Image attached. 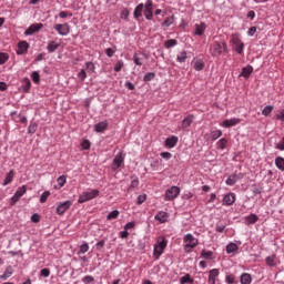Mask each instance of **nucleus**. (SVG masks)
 <instances>
[{
    "label": "nucleus",
    "instance_id": "nucleus-1",
    "mask_svg": "<svg viewBox=\"0 0 284 284\" xmlns=\"http://www.w3.org/2000/svg\"><path fill=\"white\" fill-rule=\"evenodd\" d=\"M209 52L214 59L227 53V42L225 40L213 41L209 47Z\"/></svg>",
    "mask_w": 284,
    "mask_h": 284
},
{
    "label": "nucleus",
    "instance_id": "nucleus-2",
    "mask_svg": "<svg viewBox=\"0 0 284 284\" xmlns=\"http://www.w3.org/2000/svg\"><path fill=\"white\" fill-rule=\"evenodd\" d=\"M183 243L185 254H191L192 250L199 246V239L194 237L192 233H189L183 236Z\"/></svg>",
    "mask_w": 284,
    "mask_h": 284
},
{
    "label": "nucleus",
    "instance_id": "nucleus-3",
    "mask_svg": "<svg viewBox=\"0 0 284 284\" xmlns=\"http://www.w3.org/2000/svg\"><path fill=\"white\" fill-rule=\"evenodd\" d=\"M165 247H168V240H165V237L158 239L153 248V256L155 261L161 258V255L165 252Z\"/></svg>",
    "mask_w": 284,
    "mask_h": 284
},
{
    "label": "nucleus",
    "instance_id": "nucleus-4",
    "mask_svg": "<svg viewBox=\"0 0 284 284\" xmlns=\"http://www.w3.org/2000/svg\"><path fill=\"white\" fill-rule=\"evenodd\" d=\"M100 192L97 189H90L88 191L82 192V194L78 199V203H88V201H92L99 196Z\"/></svg>",
    "mask_w": 284,
    "mask_h": 284
},
{
    "label": "nucleus",
    "instance_id": "nucleus-5",
    "mask_svg": "<svg viewBox=\"0 0 284 284\" xmlns=\"http://www.w3.org/2000/svg\"><path fill=\"white\" fill-rule=\"evenodd\" d=\"M181 194V187L171 186L165 191L164 201H174Z\"/></svg>",
    "mask_w": 284,
    "mask_h": 284
},
{
    "label": "nucleus",
    "instance_id": "nucleus-6",
    "mask_svg": "<svg viewBox=\"0 0 284 284\" xmlns=\"http://www.w3.org/2000/svg\"><path fill=\"white\" fill-rule=\"evenodd\" d=\"M125 161V155L123 154V152H119L112 163H111V170H113V172H116V170H119V168H121V165H123Z\"/></svg>",
    "mask_w": 284,
    "mask_h": 284
},
{
    "label": "nucleus",
    "instance_id": "nucleus-7",
    "mask_svg": "<svg viewBox=\"0 0 284 284\" xmlns=\"http://www.w3.org/2000/svg\"><path fill=\"white\" fill-rule=\"evenodd\" d=\"M232 44L234 47L235 52H237V54H243L245 44L243 43V41H241V38H239V36L232 37Z\"/></svg>",
    "mask_w": 284,
    "mask_h": 284
},
{
    "label": "nucleus",
    "instance_id": "nucleus-8",
    "mask_svg": "<svg viewBox=\"0 0 284 284\" xmlns=\"http://www.w3.org/2000/svg\"><path fill=\"white\" fill-rule=\"evenodd\" d=\"M72 207V201L67 200L64 202H60L57 205L55 212L59 214V216H62L64 212H68V210Z\"/></svg>",
    "mask_w": 284,
    "mask_h": 284
},
{
    "label": "nucleus",
    "instance_id": "nucleus-9",
    "mask_svg": "<svg viewBox=\"0 0 284 284\" xmlns=\"http://www.w3.org/2000/svg\"><path fill=\"white\" fill-rule=\"evenodd\" d=\"M53 28L61 37H68V34H70V24L68 23L54 24Z\"/></svg>",
    "mask_w": 284,
    "mask_h": 284
},
{
    "label": "nucleus",
    "instance_id": "nucleus-10",
    "mask_svg": "<svg viewBox=\"0 0 284 284\" xmlns=\"http://www.w3.org/2000/svg\"><path fill=\"white\" fill-rule=\"evenodd\" d=\"M143 16L145 17L146 21H152L153 17H154V8L152 7V2H148L144 6Z\"/></svg>",
    "mask_w": 284,
    "mask_h": 284
},
{
    "label": "nucleus",
    "instance_id": "nucleus-11",
    "mask_svg": "<svg viewBox=\"0 0 284 284\" xmlns=\"http://www.w3.org/2000/svg\"><path fill=\"white\" fill-rule=\"evenodd\" d=\"M223 205H226L227 207L232 206L233 203H236V194L233 192H230L224 195L222 200Z\"/></svg>",
    "mask_w": 284,
    "mask_h": 284
},
{
    "label": "nucleus",
    "instance_id": "nucleus-12",
    "mask_svg": "<svg viewBox=\"0 0 284 284\" xmlns=\"http://www.w3.org/2000/svg\"><path fill=\"white\" fill-rule=\"evenodd\" d=\"M221 275V271L219 268H212L209 271V278L207 283L209 284H216V280Z\"/></svg>",
    "mask_w": 284,
    "mask_h": 284
},
{
    "label": "nucleus",
    "instance_id": "nucleus-13",
    "mask_svg": "<svg viewBox=\"0 0 284 284\" xmlns=\"http://www.w3.org/2000/svg\"><path fill=\"white\" fill-rule=\"evenodd\" d=\"M42 28L43 23H33L24 31V34L26 37H32L34 32H39V30H41Z\"/></svg>",
    "mask_w": 284,
    "mask_h": 284
},
{
    "label": "nucleus",
    "instance_id": "nucleus-14",
    "mask_svg": "<svg viewBox=\"0 0 284 284\" xmlns=\"http://www.w3.org/2000/svg\"><path fill=\"white\" fill-rule=\"evenodd\" d=\"M30 48V44L27 41H21L18 43L17 54H28V50Z\"/></svg>",
    "mask_w": 284,
    "mask_h": 284
},
{
    "label": "nucleus",
    "instance_id": "nucleus-15",
    "mask_svg": "<svg viewBox=\"0 0 284 284\" xmlns=\"http://www.w3.org/2000/svg\"><path fill=\"white\" fill-rule=\"evenodd\" d=\"M10 116L14 123H22L26 124L28 123V118L27 116H21V114H17V111H12L10 113Z\"/></svg>",
    "mask_w": 284,
    "mask_h": 284
},
{
    "label": "nucleus",
    "instance_id": "nucleus-16",
    "mask_svg": "<svg viewBox=\"0 0 284 284\" xmlns=\"http://www.w3.org/2000/svg\"><path fill=\"white\" fill-rule=\"evenodd\" d=\"M178 143H179V138L176 135H172L170 138H166L164 145L165 148L172 149V148H176Z\"/></svg>",
    "mask_w": 284,
    "mask_h": 284
},
{
    "label": "nucleus",
    "instance_id": "nucleus-17",
    "mask_svg": "<svg viewBox=\"0 0 284 284\" xmlns=\"http://www.w3.org/2000/svg\"><path fill=\"white\" fill-rule=\"evenodd\" d=\"M207 29V24L205 22H201L200 24H195V37H203L205 34V30Z\"/></svg>",
    "mask_w": 284,
    "mask_h": 284
},
{
    "label": "nucleus",
    "instance_id": "nucleus-18",
    "mask_svg": "<svg viewBox=\"0 0 284 284\" xmlns=\"http://www.w3.org/2000/svg\"><path fill=\"white\" fill-rule=\"evenodd\" d=\"M241 123V119L232 118L223 121V128H234V125H239Z\"/></svg>",
    "mask_w": 284,
    "mask_h": 284
},
{
    "label": "nucleus",
    "instance_id": "nucleus-19",
    "mask_svg": "<svg viewBox=\"0 0 284 284\" xmlns=\"http://www.w3.org/2000/svg\"><path fill=\"white\" fill-rule=\"evenodd\" d=\"M254 72L253 65H246L242 69V72L240 73V77H243L244 79H250L252 73Z\"/></svg>",
    "mask_w": 284,
    "mask_h": 284
},
{
    "label": "nucleus",
    "instance_id": "nucleus-20",
    "mask_svg": "<svg viewBox=\"0 0 284 284\" xmlns=\"http://www.w3.org/2000/svg\"><path fill=\"white\" fill-rule=\"evenodd\" d=\"M168 219H170V215L165 211H160L155 215V221H159V223H168Z\"/></svg>",
    "mask_w": 284,
    "mask_h": 284
},
{
    "label": "nucleus",
    "instance_id": "nucleus-21",
    "mask_svg": "<svg viewBox=\"0 0 284 284\" xmlns=\"http://www.w3.org/2000/svg\"><path fill=\"white\" fill-rule=\"evenodd\" d=\"M221 136H223V131L221 130H215V131H211V135L207 138V135H205L206 141H216L219 139H221Z\"/></svg>",
    "mask_w": 284,
    "mask_h": 284
},
{
    "label": "nucleus",
    "instance_id": "nucleus-22",
    "mask_svg": "<svg viewBox=\"0 0 284 284\" xmlns=\"http://www.w3.org/2000/svg\"><path fill=\"white\" fill-rule=\"evenodd\" d=\"M245 225H254V223L258 222V215L251 213L250 215L244 217Z\"/></svg>",
    "mask_w": 284,
    "mask_h": 284
},
{
    "label": "nucleus",
    "instance_id": "nucleus-23",
    "mask_svg": "<svg viewBox=\"0 0 284 284\" xmlns=\"http://www.w3.org/2000/svg\"><path fill=\"white\" fill-rule=\"evenodd\" d=\"M59 48H61V43H59L57 41H49V43L47 45V50L50 54H52V52H57V50H59Z\"/></svg>",
    "mask_w": 284,
    "mask_h": 284
},
{
    "label": "nucleus",
    "instance_id": "nucleus-24",
    "mask_svg": "<svg viewBox=\"0 0 284 284\" xmlns=\"http://www.w3.org/2000/svg\"><path fill=\"white\" fill-rule=\"evenodd\" d=\"M14 181V170H10L2 182V185L6 187V185H10Z\"/></svg>",
    "mask_w": 284,
    "mask_h": 284
},
{
    "label": "nucleus",
    "instance_id": "nucleus-25",
    "mask_svg": "<svg viewBox=\"0 0 284 284\" xmlns=\"http://www.w3.org/2000/svg\"><path fill=\"white\" fill-rule=\"evenodd\" d=\"M192 63H193V68L196 72H201V70H204V68H205V62H203V60H201V59H197V60L194 59L192 61Z\"/></svg>",
    "mask_w": 284,
    "mask_h": 284
},
{
    "label": "nucleus",
    "instance_id": "nucleus-26",
    "mask_svg": "<svg viewBox=\"0 0 284 284\" xmlns=\"http://www.w3.org/2000/svg\"><path fill=\"white\" fill-rule=\"evenodd\" d=\"M12 274H14V270L12 268V266L9 265L6 267L4 273L0 275V278L1 281H8V278H10Z\"/></svg>",
    "mask_w": 284,
    "mask_h": 284
},
{
    "label": "nucleus",
    "instance_id": "nucleus-27",
    "mask_svg": "<svg viewBox=\"0 0 284 284\" xmlns=\"http://www.w3.org/2000/svg\"><path fill=\"white\" fill-rule=\"evenodd\" d=\"M193 121H194V115H192V114L184 118L182 121V129L187 130V128H190V125H192Z\"/></svg>",
    "mask_w": 284,
    "mask_h": 284
},
{
    "label": "nucleus",
    "instance_id": "nucleus-28",
    "mask_svg": "<svg viewBox=\"0 0 284 284\" xmlns=\"http://www.w3.org/2000/svg\"><path fill=\"white\" fill-rule=\"evenodd\" d=\"M108 130V121L99 122L94 125V132H105Z\"/></svg>",
    "mask_w": 284,
    "mask_h": 284
},
{
    "label": "nucleus",
    "instance_id": "nucleus-29",
    "mask_svg": "<svg viewBox=\"0 0 284 284\" xmlns=\"http://www.w3.org/2000/svg\"><path fill=\"white\" fill-rule=\"evenodd\" d=\"M241 284H252V274L250 273H242L240 276Z\"/></svg>",
    "mask_w": 284,
    "mask_h": 284
},
{
    "label": "nucleus",
    "instance_id": "nucleus-30",
    "mask_svg": "<svg viewBox=\"0 0 284 284\" xmlns=\"http://www.w3.org/2000/svg\"><path fill=\"white\" fill-rule=\"evenodd\" d=\"M235 252H239V244L230 242L226 245V254H235Z\"/></svg>",
    "mask_w": 284,
    "mask_h": 284
},
{
    "label": "nucleus",
    "instance_id": "nucleus-31",
    "mask_svg": "<svg viewBox=\"0 0 284 284\" xmlns=\"http://www.w3.org/2000/svg\"><path fill=\"white\" fill-rule=\"evenodd\" d=\"M265 263L268 267H276V254L265 257Z\"/></svg>",
    "mask_w": 284,
    "mask_h": 284
},
{
    "label": "nucleus",
    "instance_id": "nucleus-32",
    "mask_svg": "<svg viewBox=\"0 0 284 284\" xmlns=\"http://www.w3.org/2000/svg\"><path fill=\"white\" fill-rule=\"evenodd\" d=\"M144 9L145 7L143 6V3H140L138 8L134 9V12H133L134 19H139L140 17H143Z\"/></svg>",
    "mask_w": 284,
    "mask_h": 284
},
{
    "label": "nucleus",
    "instance_id": "nucleus-33",
    "mask_svg": "<svg viewBox=\"0 0 284 284\" xmlns=\"http://www.w3.org/2000/svg\"><path fill=\"white\" fill-rule=\"evenodd\" d=\"M237 181H239V175H237L236 173H233V174H231V175L226 179L225 183H226V185L232 186V185H236V182H237Z\"/></svg>",
    "mask_w": 284,
    "mask_h": 284
},
{
    "label": "nucleus",
    "instance_id": "nucleus-34",
    "mask_svg": "<svg viewBox=\"0 0 284 284\" xmlns=\"http://www.w3.org/2000/svg\"><path fill=\"white\" fill-rule=\"evenodd\" d=\"M227 139L226 138H221L217 142H216V150H225V148H227Z\"/></svg>",
    "mask_w": 284,
    "mask_h": 284
},
{
    "label": "nucleus",
    "instance_id": "nucleus-35",
    "mask_svg": "<svg viewBox=\"0 0 284 284\" xmlns=\"http://www.w3.org/2000/svg\"><path fill=\"white\" fill-rule=\"evenodd\" d=\"M201 257L205 258V261H212V258H214V252L202 250L201 251Z\"/></svg>",
    "mask_w": 284,
    "mask_h": 284
},
{
    "label": "nucleus",
    "instance_id": "nucleus-36",
    "mask_svg": "<svg viewBox=\"0 0 284 284\" xmlns=\"http://www.w3.org/2000/svg\"><path fill=\"white\" fill-rule=\"evenodd\" d=\"M275 165L277 170H281V172H284V158L283 156L275 158Z\"/></svg>",
    "mask_w": 284,
    "mask_h": 284
},
{
    "label": "nucleus",
    "instance_id": "nucleus-37",
    "mask_svg": "<svg viewBox=\"0 0 284 284\" xmlns=\"http://www.w3.org/2000/svg\"><path fill=\"white\" fill-rule=\"evenodd\" d=\"M176 61H178V63H185V61H187V52L186 51H181L176 55Z\"/></svg>",
    "mask_w": 284,
    "mask_h": 284
},
{
    "label": "nucleus",
    "instance_id": "nucleus-38",
    "mask_svg": "<svg viewBox=\"0 0 284 284\" xmlns=\"http://www.w3.org/2000/svg\"><path fill=\"white\" fill-rule=\"evenodd\" d=\"M175 21L174 16L168 17L163 22H162V28H170Z\"/></svg>",
    "mask_w": 284,
    "mask_h": 284
},
{
    "label": "nucleus",
    "instance_id": "nucleus-39",
    "mask_svg": "<svg viewBox=\"0 0 284 284\" xmlns=\"http://www.w3.org/2000/svg\"><path fill=\"white\" fill-rule=\"evenodd\" d=\"M175 45H179V41L175 39L164 41V48H166V50H170V48H174Z\"/></svg>",
    "mask_w": 284,
    "mask_h": 284
},
{
    "label": "nucleus",
    "instance_id": "nucleus-40",
    "mask_svg": "<svg viewBox=\"0 0 284 284\" xmlns=\"http://www.w3.org/2000/svg\"><path fill=\"white\" fill-rule=\"evenodd\" d=\"M225 283H226V284H235V283H237V282H236V275H234V274H232V273H227V274L225 275Z\"/></svg>",
    "mask_w": 284,
    "mask_h": 284
},
{
    "label": "nucleus",
    "instance_id": "nucleus-41",
    "mask_svg": "<svg viewBox=\"0 0 284 284\" xmlns=\"http://www.w3.org/2000/svg\"><path fill=\"white\" fill-rule=\"evenodd\" d=\"M193 284L194 283V278H192L191 276H190V274H185L184 276H182L181 278H180V284Z\"/></svg>",
    "mask_w": 284,
    "mask_h": 284
},
{
    "label": "nucleus",
    "instance_id": "nucleus-42",
    "mask_svg": "<svg viewBox=\"0 0 284 284\" xmlns=\"http://www.w3.org/2000/svg\"><path fill=\"white\" fill-rule=\"evenodd\" d=\"M28 192V186L22 185L19 186L14 193L16 196H19L21 199V196H23V194H26Z\"/></svg>",
    "mask_w": 284,
    "mask_h": 284
},
{
    "label": "nucleus",
    "instance_id": "nucleus-43",
    "mask_svg": "<svg viewBox=\"0 0 284 284\" xmlns=\"http://www.w3.org/2000/svg\"><path fill=\"white\" fill-rule=\"evenodd\" d=\"M119 210H114L111 211L108 215H106V221H114V219H119Z\"/></svg>",
    "mask_w": 284,
    "mask_h": 284
},
{
    "label": "nucleus",
    "instance_id": "nucleus-44",
    "mask_svg": "<svg viewBox=\"0 0 284 284\" xmlns=\"http://www.w3.org/2000/svg\"><path fill=\"white\" fill-rule=\"evenodd\" d=\"M272 112H274V106H273V105H266V106L262 110L263 116H270V114H272Z\"/></svg>",
    "mask_w": 284,
    "mask_h": 284
},
{
    "label": "nucleus",
    "instance_id": "nucleus-45",
    "mask_svg": "<svg viewBox=\"0 0 284 284\" xmlns=\"http://www.w3.org/2000/svg\"><path fill=\"white\" fill-rule=\"evenodd\" d=\"M133 62L135 65H143V58L139 53L133 54Z\"/></svg>",
    "mask_w": 284,
    "mask_h": 284
},
{
    "label": "nucleus",
    "instance_id": "nucleus-46",
    "mask_svg": "<svg viewBox=\"0 0 284 284\" xmlns=\"http://www.w3.org/2000/svg\"><path fill=\"white\" fill-rule=\"evenodd\" d=\"M156 77V73L154 72H146L143 77V81L149 82L154 80V78Z\"/></svg>",
    "mask_w": 284,
    "mask_h": 284
},
{
    "label": "nucleus",
    "instance_id": "nucleus-47",
    "mask_svg": "<svg viewBox=\"0 0 284 284\" xmlns=\"http://www.w3.org/2000/svg\"><path fill=\"white\" fill-rule=\"evenodd\" d=\"M9 59L10 55L8 53L0 52V65H3Z\"/></svg>",
    "mask_w": 284,
    "mask_h": 284
},
{
    "label": "nucleus",
    "instance_id": "nucleus-48",
    "mask_svg": "<svg viewBox=\"0 0 284 284\" xmlns=\"http://www.w3.org/2000/svg\"><path fill=\"white\" fill-rule=\"evenodd\" d=\"M123 65H124L123 61L118 60L113 68L114 72H121V70H123Z\"/></svg>",
    "mask_w": 284,
    "mask_h": 284
},
{
    "label": "nucleus",
    "instance_id": "nucleus-49",
    "mask_svg": "<svg viewBox=\"0 0 284 284\" xmlns=\"http://www.w3.org/2000/svg\"><path fill=\"white\" fill-rule=\"evenodd\" d=\"M37 128H39V125L36 122H31L28 128V133L34 134V132H37Z\"/></svg>",
    "mask_w": 284,
    "mask_h": 284
},
{
    "label": "nucleus",
    "instance_id": "nucleus-50",
    "mask_svg": "<svg viewBox=\"0 0 284 284\" xmlns=\"http://www.w3.org/2000/svg\"><path fill=\"white\" fill-rule=\"evenodd\" d=\"M90 250V245L88 242H84L82 245H80L79 254H85Z\"/></svg>",
    "mask_w": 284,
    "mask_h": 284
},
{
    "label": "nucleus",
    "instance_id": "nucleus-51",
    "mask_svg": "<svg viewBox=\"0 0 284 284\" xmlns=\"http://www.w3.org/2000/svg\"><path fill=\"white\" fill-rule=\"evenodd\" d=\"M130 187H139V176L136 175H131V186Z\"/></svg>",
    "mask_w": 284,
    "mask_h": 284
},
{
    "label": "nucleus",
    "instance_id": "nucleus-52",
    "mask_svg": "<svg viewBox=\"0 0 284 284\" xmlns=\"http://www.w3.org/2000/svg\"><path fill=\"white\" fill-rule=\"evenodd\" d=\"M67 181L68 180H67L65 175H60L57 179V183H58L59 187H63V185H65Z\"/></svg>",
    "mask_w": 284,
    "mask_h": 284
},
{
    "label": "nucleus",
    "instance_id": "nucleus-53",
    "mask_svg": "<svg viewBox=\"0 0 284 284\" xmlns=\"http://www.w3.org/2000/svg\"><path fill=\"white\" fill-rule=\"evenodd\" d=\"M32 85V82H30V79L26 78L24 79V84H23V92H30V88Z\"/></svg>",
    "mask_w": 284,
    "mask_h": 284
},
{
    "label": "nucleus",
    "instance_id": "nucleus-54",
    "mask_svg": "<svg viewBox=\"0 0 284 284\" xmlns=\"http://www.w3.org/2000/svg\"><path fill=\"white\" fill-rule=\"evenodd\" d=\"M31 79H32L33 83H39V81H41V75L39 74V72L33 71L31 73Z\"/></svg>",
    "mask_w": 284,
    "mask_h": 284
},
{
    "label": "nucleus",
    "instance_id": "nucleus-55",
    "mask_svg": "<svg viewBox=\"0 0 284 284\" xmlns=\"http://www.w3.org/2000/svg\"><path fill=\"white\" fill-rule=\"evenodd\" d=\"M215 232H217L219 234H223L225 232V224L216 223Z\"/></svg>",
    "mask_w": 284,
    "mask_h": 284
},
{
    "label": "nucleus",
    "instance_id": "nucleus-56",
    "mask_svg": "<svg viewBox=\"0 0 284 284\" xmlns=\"http://www.w3.org/2000/svg\"><path fill=\"white\" fill-rule=\"evenodd\" d=\"M78 79H80V81H85V79H88V73L85 72V69L80 70V72L78 73Z\"/></svg>",
    "mask_w": 284,
    "mask_h": 284
},
{
    "label": "nucleus",
    "instance_id": "nucleus-57",
    "mask_svg": "<svg viewBox=\"0 0 284 284\" xmlns=\"http://www.w3.org/2000/svg\"><path fill=\"white\" fill-rule=\"evenodd\" d=\"M145 201H148V195L146 194L139 195L138 201H136V205H143V203H145Z\"/></svg>",
    "mask_w": 284,
    "mask_h": 284
},
{
    "label": "nucleus",
    "instance_id": "nucleus-58",
    "mask_svg": "<svg viewBox=\"0 0 284 284\" xmlns=\"http://www.w3.org/2000/svg\"><path fill=\"white\" fill-rule=\"evenodd\" d=\"M82 283H84V284L94 283V276L85 275L84 277H82Z\"/></svg>",
    "mask_w": 284,
    "mask_h": 284
},
{
    "label": "nucleus",
    "instance_id": "nucleus-59",
    "mask_svg": "<svg viewBox=\"0 0 284 284\" xmlns=\"http://www.w3.org/2000/svg\"><path fill=\"white\" fill-rule=\"evenodd\" d=\"M19 201H21V197L16 195V193L13 194V196L10 199V205L11 207L17 205V203H19Z\"/></svg>",
    "mask_w": 284,
    "mask_h": 284
},
{
    "label": "nucleus",
    "instance_id": "nucleus-60",
    "mask_svg": "<svg viewBox=\"0 0 284 284\" xmlns=\"http://www.w3.org/2000/svg\"><path fill=\"white\" fill-rule=\"evenodd\" d=\"M50 196V191H44L40 196V203H45L48 201V197Z\"/></svg>",
    "mask_w": 284,
    "mask_h": 284
},
{
    "label": "nucleus",
    "instance_id": "nucleus-61",
    "mask_svg": "<svg viewBox=\"0 0 284 284\" xmlns=\"http://www.w3.org/2000/svg\"><path fill=\"white\" fill-rule=\"evenodd\" d=\"M275 150H280L281 152H284V136L281 139L278 143L275 144Z\"/></svg>",
    "mask_w": 284,
    "mask_h": 284
},
{
    "label": "nucleus",
    "instance_id": "nucleus-62",
    "mask_svg": "<svg viewBox=\"0 0 284 284\" xmlns=\"http://www.w3.org/2000/svg\"><path fill=\"white\" fill-rule=\"evenodd\" d=\"M91 143L90 140H84L81 142L82 150H90Z\"/></svg>",
    "mask_w": 284,
    "mask_h": 284
},
{
    "label": "nucleus",
    "instance_id": "nucleus-63",
    "mask_svg": "<svg viewBox=\"0 0 284 284\" xmlns=\"http://www.w3.org/2000/svg\"><path fill=\"white\" fill-rule=\"evenodd\" d=\"M40 276H43V278H48V276H50V268H42L40 271Z\"/></svg>",
    "mask_w": 284,
    "mask_h": 284
},
{
    "label": "nucleus",
    "instance_id": "nucleus-64",
    "mask_svg": "<svg viewBox=\"0 0 284 284\" xmlns=\"http://www.w3.org/2000/svg\"><path fill=\"white\" fill-rule=\"evenodd\" d=\"M275 119H276L277 121H282V123H284V109H282V110L280 111V114L275 115Z\"/></svg>",
    "mask_w": 284,
    "mask_h": 284
}]
</instances>
